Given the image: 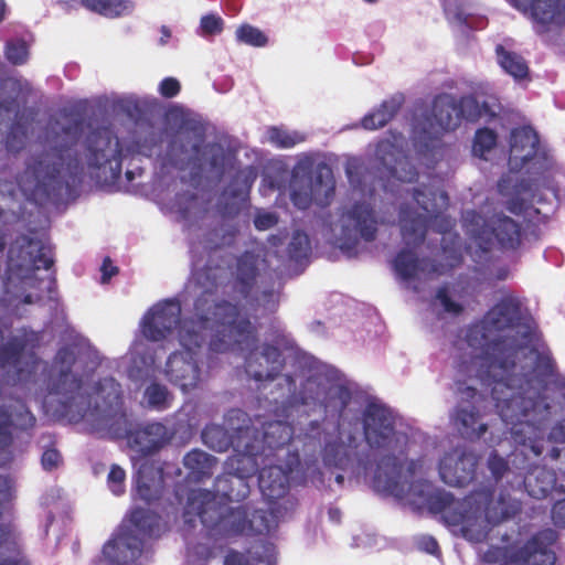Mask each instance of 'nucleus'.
<instances>
[{
  "label": "nucleus",
  "instance_id": "nucleus-1",
  "mask_svg": "<svg viewBox=\"0 0 565 565\" xmlns=\"http://www.w3.org/2000/svg\"><path fill=\"white\" fill-rule=\"evenodd\" d=\"M83 126V118L73 119L62 127L63 135L72 137L71 141L31 158L18 180L23 191L72 192L86 177L97 182L120 178L122 147L114 129L92 128L78 143L75 137Z\"/></svg>",
  "mask_w": 565,
  "mask_h": 565
},
{
  "label": "nucleus",
  "instance_id": "nucleus-2",
  "mask_svg": "<svg viewBox=\"0 0 565 565\" xmlns=\"http://www.w3.org/2000/svg\"><path fill=\"white\" fill-rule=\"evenodd\" d=\"M202 276L210 280V286L196 298L194 317L185 319L178 330L184 351L171 353L164 369L169 382L184 393L198 388L202 382L195 349L205 343L209 332H214L209 345L216 353L227 352L234 345L246 348L256 339V329L249 316L242 313L237 305L224 299H211L218 286L214 269L204 268Z\"/></svg>",
  "mask_w": 565,
  "mask_h": 565
},
{
  "label": "nucleus",
  "instance_id": "nucleus-3",
  "mask_svg": "<svg viewBox=\"0 0 565 565\" xmlns=\"http://www.w3.org/2000/svg\"><path fill=\"white\" fill-rule=\"evenodd\" d=\"M76 362L75 352L70 347L57 350L49 382V391L61 396L56 412L70 423L82 420L105 428L114 439H129L137 425L124 405L121 385L114 377L99 380L95 387L94 404L92 394L85 388L82 375L72 372Z\"/></svg>",
  "mask_w": 565,
  "mask_h": 565
},
{
  "label": "nucleus",
  "instance_id": "nucleus-4",
  "mask_svg": "<svg viewBox=\"0 0 565 565\" xmlns=\"http://www.w3.org/2000/svg\"><path fill=\"white\" fill-rule=\"evenodd\" d=\"M363 438L371 454H379L375 463L372 487L376 492L403 498L405 493L402 473L413 472L414 461H408V437L396 429V418L390 407L370 402L361 414Z\"/></svg>",
  "mask_w": 565,
  "mask_h": 565
},
{
  "label": "nucleus",
  "instance_id": "nucleus-5",
  "mask_svg": "<svg viewBox=\"0 0 565 565\" xmlns=\"http://www.w3.org/2000/svg\"><path fill=\"white\" fill-rule=\"evenodd\" d=\"M520 320V301L515 297L504 296L480 320L468 326L465 341L471 349L479 351L490 362V366H497L509 374L515 369L518 354L523 347L509 343V338L499 333L515 328Z\"/></svg>",
  "mask_w": 565,
  "mask_h": 565
},
{
  "label": "nucleus",
  "instance_id": "nucleus-6",
  "mask_svg": "<svg viewBox=\"0 0 565 565\" xmlns=\"http://www.w3.org/2000/svg\"><path fill=\"white\" fill-rule=\"evenodd\" d=\"M302 443L303 452L312 456L321 454L327 467L352 469L365 476L374 472L373 454L362 449L355 434L342 431L339 425L332 433H327L319 422L312 420L303 434Z\"/></svg>",
  "mask_w": 565,
  "mask_h": 565
},
{
  "label": "nucleus",
  "instance_id": "nucleus-7",
  "mask_svg": "<svg viewBox=\"0 0 565 565\" xmlns=\"http://www.w3.org/2000/svg\"><path fill=\"white\" fill-rule=\"evenodd\" d=\"M546 390L516 391L507 380L493 381L491 396L495 408L507 425H512L511 433L516 444L525 445L520 436L519 426H534L550 419L552 406L545 394Z\"/></svg>",
  "mask_w": 565,
  "mask_h": 565
},
{
  "label": "nucleus",
  "instance_id": "nucleus-8",
  "mask_svg": "<svg viewBox=\"0 0 565 565\" xmlns=\"http://www.w3.org/2000/svg\"><path fill=\"white\" fill-rule=\"evenodd\" d=\"M413 199L423 213H417L407 204L401 205L398 213L402 239L407 247H418L425 242L429 224L438 233H446L452 227L451 220L444 214L449 205L445 191L422 184L414 188Z\"/></svg>",
  "mask_w": 565,
  "mask_h": 565
},
{
  "label": "nucleus",
  "instance_id": "nucleus-9",
  "mask_svg": "<svg viewBox=\"0 0 565 565\" xmlns=\"http://www.w3.org/2000/svg\"><path fill=\"white\" fill-rule=\"evenodd\" d=\"M40 334L22 328L0 343V381L9 384L35 382L41 359L36 353Z\"/></svg>",
  "mask_w": 565,
  "mask_h": 565
},
{
  "label": "nucleus",
  "instance_id": "nucleus-10",
  "mask_svg": "<svg viewBox=\"0 0 565 565\" xmlns=\"http://www.w3.org/2000/svg\"><path fill=\"white\" fill-rule=\"evenodd\" d=\"M248 508L241 504L236 508H227L215 500L212 491L192 490L184 507L183 518L191 524L194 518L210 530L225 529L233 534L247 535Z\"/></svg>",
  "mask_w": 565,
  "mask_h": 565
},
{
  "label": "nucleus",
  "instance_id": "nucleus-11",
  "mask_svg": "<svg viewBox=\"0 0 565 565\" xmlns=\"http://www.w3.org/2000/svg\"><path fill=\"white\" fill-rule=\"evenodd\" d=\"M203 136L195 142H191L188 135L174 136L167 150V157L172 167L184 170L190 166L201 167L203 157H207L210 169L222 177L225 172L230 154L217 142H211L202 147Z\"/></svg>",
  "mask_w": 565,
  "mask_h": 565
},
{
  "label": "nucleus",
  "instance_id": "nucleus-12",
  "mask_svg": "<svg viewBox=\"0 0 565 565\" xmlns=\"http://www.w3.org/2000/svg\"><path fill=\"white\" fill-rule=\"evenodd\" d=\"M473 217L483 224L471 231V238L478 247L477 254L481 258L490 253L494 245L502 252L516 250L522 244V226L519 222L504 214L494 215L487 224L475 212Z\"/></svg>",
  "mask_w": 565,
  "mask_h": 565
},
{
  "label": "nucleus",
  "instance_id": "nucleus-13",
  "mask_svg": "<svg viewBox=\"0 0 565 565\" xmlns=\"http://www.w3.org/2000/svg\"><path fill=\"white\" fill-rule=\"evenodd\" d=\"M335 192V181L331 168L318 163L309 179L292 175L290 182V200L299 210H306L312 203L321 207L330 205Z\"/></svg>",
  "mask_w": 565,
  "mask_h": 565
},
{
  "label": "nucleus",
  "instance_id": "nucleus-14",
  "mask_svg": "<svg viewBox=\"0 0 565 565\" xmlns=\"http://www.w3.org/2000/svg\"><path fill=\"white\" fill-rule=\"evenodd\" d=\"M256 329L255 341L246 347L239 348L234 345L227 351H248L245 356V372L255 382H267L276 380L286 366V360L281 350L270 343H263L257 345L258 342V328L250 320Z\"/></svg>",
  "mask_w": 565,
  "mask_h": 565
},
{
  "label": "nucleus",
  "instance_id": "nucleus-15",
  "mask_svg": "<svg viewBox=\"0 0 565 565\" xmlns=\"http://www.w3.org/2000/svg\"><path fill=\"white\" fill-rule=\"evenodd\" d=\"M459 393L460 399L450 414L451 425L461 438L477 441L488 430L481 413V394L472 386L459 387Z\"/></svg>",
  "mask_w": 565,
  "mask_h": 565
},
{
  "label": "nucleus",
  "instance_id": "nucleus-16",
  "mask_svg": "<svg viewBox=\"0 0 565 565\" xmlns=\"http://www.w3.org/2000/svg\"><path fill=\"white\" fill-rule=\"evenodd\" d=\"M224 423L226 427L207 424L201 434L203 444L217 452L234 449L236 440L247 438L250 417L239 408H232L226 413Z\"/></svg>",
  "mask_w": 565,
  "mask_h": 565
},
{
  "label": "nucleus",
  "instance_id": "nucleus-17",
  "mask_svg": "<svg viewBox=\"0 0 565 565\" xmlns=\"http://www.w3.org/2000/svg\"><path fill=\"white\" fill-rule=\"evenodd\" d=\"M257 179V170L247 166L236 171L228 185L221 192L216 202V212L224 220L239 215L249 200V193Z\"/></svg>",
  "mask_w": 565,
  "mask_h": 565
},
{
  "label": "nucleus",
  "instance_id": "nucleus-18",
  "mask_svg": "<svg viewBox=\"0 0 565 565\" xmlns=\"http://www.w3.org/2000/svg\"><path fill=\"white\" fill-rule=\"evenodd\" d=\"M181 306L177 300L167 299L152 306L143 316L140 322L142 335L151 341L159 342L169 334L181 322Z\"/></svg>",
  "mask_w": 565,
  "mask_h": 565
},
{
  "label": "nucleus",
  "instance_id": "nucleus-19",
  "mask_svg": "<svg viewBox=\"0 0 565 565\" xmlns=\"http://www.w3.org/2000/svg\"><path fill=\"white\" fill-rule=\"evenodd\" d=\"M478 455L466 448H455L446 452L439 461L441 480L451 487H465L477 476Z\"/></svg>",
  "mask_w": 565,
  "mask_h": 565
},
{
  "label": "nucleus",
  "instance_id": "nucleus-20",
  "mask_svg": "<svg viewBox=\"0 0 565 565\" xmlns=\"http://www.w3.org/2000/svg\"><path fill=\"white\" fill-rule=\"evenodd\" d=\"M290 457L287 462V469L280 465H276L270 460L268 465L262 467L258 476V487L268 503L284 498L289 491V475L300 465V457L298 452L291 454L287 451Z\"/></svg>",
  "mask_w": 565,
  "mask_h": 565
},
{
  "label": "nucleus",
  "instance_id": "nucleus-21",
  "mask_svg": "<svg viewBox=\"0 0 565 565\" xmlns=\"http://www.w3.org/2000/svg\"><path fill=\"white\" fill-rule=\"evenodd\" d=\"M260 429L250 418L248 424V437L259 446L260 450L273 460L279 458L278 452L292 440V427L282 420L260 423Z\"/></svg>",
  "mask_w": 565,
  "mask_h": 565
},
{
  "label": "nucleus",
  "instance_id": "nucleus-22",
  "mask_svg": "<svg viewBox=\"0 0 565 565\" xmlns=\"http://www.w3.org/2000/svg\"><path fill=\"white\" fill-rule=\"evenodd\" d=\"M35 425L36 417L23 401L10 398L8 404L0 405V450H6L12 445V427L28 431Z\"/></svg>",
  "mask_w": 565,
  "mask_h": 565
},
{
  "label": "nucleus",
  "instance_id": "nucleus-23",
  "mask_svg": "<svg viewBox=\"0 0 565 565\" xmlns=\"http://www.w3.org/2000/svg\"><path fill=\"white\" fill-rule=\"evenodd\" d=\"M557 539L553 529L537 532L515 552V562L519 565H554L556 555L552 547Z\"/></svg>",
  "mask_w": 565,
  "mask_h": 565
},
{
  "label": "nucleus",
  "instance_id": "nucleus-24",
  "mask_svg": "<svg viewBox=\"0 0 565 565\" xmlns=\"http://www.w3.org/2000/svg\"><path fill=\"white\" fill-rule=\"evenodd\" d=\"M233 450L234 455L226 461V469L237 473L246 481L249 477L259 475L262 467L271 460L248 436L236 440V447Z\"/></svg>",
  "mask_w": 565,
  "mask_h": 565
},
{
  "label": "nucleus",
  "instance_id": "nucleus-25",
  "mask_svg": "<svg viewBox=\"0 0 565 565\" xmlns=\"http://www.w3.org/2000/svg\"><path fill=\"white\" fill-rule=\"evenodd\" d=\"M375 156L387 170L390 177L408 183L417 181L418 171L416 167L392 141L387 139L379 141Z\"/></svg>",
  "mask_w": 565,
  "mask_h": 565
},
{
  "label": "nucleus",
  "instance_id": "nucleus-26",
  "mask_svg": "<svg viewBox=\"0 0 565 565\" xmlns=\"http://www.w3.org/2000/svg\"><path fill=\"white\" fill-rule=\"evenodd\" d=\"M493 490L482 489L471 495L476 503L483 504L484 516L490 524H499L513 519L521 512V501L511 497L508 492H500L495 501L492 500Z\"/></svg>",
  "mask_w": 565,
  "mask_h": 565
},
{
  "label": "nucleus",
  "instance_id": "nucleus-27",
  "mask_svg": "<svg viewBox=\"0 0 565 565\" xmlns=\"http://www.w3.org/2000/svg\"><path fill=\"white\" fill-rule=\"evenodd\" d=\"M425 503L430 513L441 515V520L446 525H462L461 530L463 535L467 536L468 529L463 525L467 519V511L463 501L457 500L450 492L436 489L428 493Z\"/></svg>",
  "mask_w": 565,
  "mask_h": 565
},
{
  "label": "nucleus",
  "instance_id": "nucleus-28",
  "mask_svg": "<svg viewBox=\"0 0 565 565\" xmlns=\"http://www.w3.org/2000/svg\"><path fill=\"white\" fill-rule=\"evenodd\" d=\"M393 269L403 281H411L420 273L444 275L448 271L443 264L429 258H418L416 253L409 248H403L397 253L393 259Z\"/></svg>",
  "mask_w": 565,
  "mask_h": 565
},
{
  "label": "nucleus",
  "instance_id": "nucleus-29",
  "mask_svg": "<svg viewBox=\"0 0 565 565\" xmlns=\"http://www.w3.org/2000/svg\"><path fill=\"white\" fill-rule=\"evenodd\" d=\"M232 288L244 299L253 291L259 275L258 256L253 252H244L230 266Z\"/></svg>",
  "mask_w": 565,
  "mask_h": 565
},
{
  "label": "nucleus",
  "instance_id": "nucleus-30",
  "mask_svg": "<svg viewBox=\"0 0 565 565\" xmlns=\"http://www.w3.org/2000/svg\"><path fill=\"white\" fill-rule=\"evenodd\" d=\"M343 231L352 227L365 242H373L377 234V220L374 209L365 202H355L342 215Z\"/></svg>",
  "mask_w": 565,
  "mask_h": 565
},
{
  "label": "nucleus",
  "instance_id": "nucleus-31",
  "mask_svg": "<svg viewBox=\"0 0 565 565\" xmlns=\"http://www.w3.org/2000/svg\"><path fill=\"white\" fill-rule=\"evenodd\" d=\"M170 439L171 434L163 424L148 423L141 426L137 423L128 443L137 451L149 455L159 451Z\"/></svg>",
  "mask_w": 565,
  "mask_h": 565
},
{
  "label": "nucleus",
  "instance_id": "nucleus-32",
  "mask_svg": "<svg viewBox=\"0 0 565 565\" xmlns=\"http://www.w3.org/2000/svg\"><path fill=\"white\" fill-rule=\"evenodd\" d=\"M509 164L512 170H521L529 162V154L540 145V137L531 126L513 128L510 134Z\"/></svg>",
  "mask_w": 565,
  "mask_h": 565
},
{
  "label": "nucleus",
  "instance_id": "nucleus-33",
  "mask_svg": "<svg viewBox=\"0 0 565 565\" xmlns=\"http://www.w3.org/2000/svg\"><path fill=\"white\" fill-rule=\"evenodd\" d=\"M520 10H530L533 19L542 24H565V0H511Z\"/></svg>",
  "mask_w": 565,
  "mask_h": 565
},
{
  "label": "nucleus",
  "instance_id": "nucleus-34",
  "mask_svg": "<svg viewBox=\"0 0 565 565\" xmlns=\"http://www.w3.org/2000/svg\"><path fill=\"white\" fill-rule=\"evenodd\" d=\"M282 381L286 386V393L281 395V404L284 408L294 407L296 405H309L320 399L322 395L321 384L313 377H308L297 392L296 380L291 374H285Z\"/></svg>",
  "mask_w": 565,
  "mask_h": 565
},
{
  "label": "nucleus",
  "instance_id": "nucleus-35",
  "mask_svg": "<svg viewBox=\"0 0 565 565\" xmlns=\"http://www.w3.org/2000/svg\"><path fill=\"white\" fill-rule=\"evenodd\" d=\"M163 483V469L154 461L142 462L136 473V489L139 498L150 503L159 497Z\"/></svg>",
  "mask_w": 565,
  "mask_h": 565
},
{
  "label": "nucleus",
  "instance_id": "nucleus-36",
  "mask_svg": "<svg viewBox=\"0 0 565 565\" xmlns=\"http://www.w3.org/2000/svg\"><path fill=\"white\" fill-rule=\"evenodd\" d=\"M522 469L526 470L523 482L530 497L540 500L552 493L556 483L554 470L531 465H525Z\"/></svg>",
  "mask_w": 565,
  "mask_h": 565
},
{
  "label": "nucleus",
  "instance_id": "nucleus-37",
  "mask_svg": "<svg viewBox=\"0 0 565 565\" xmlns=\"http://www.w3.org/2000/svg\"><path fill=\"white\" fill-rule=\"evenodd\" d=\"M36 111L33 108H25L15 113L14 120L11 122L6 138L4 145L9 152H20L28 139L29 128L34 121Z\"/></svg>",
  "mask_w": 565,
  "mask_h": 565
},
{
  "label": "nucleus",
  "instance_id": "nucleus-38",
  "mask_svg": "<svg viewBox=\"0 0 565 565\" xmlns=\"http://www.w3.org/2000/svg\"><path fill=\"white\" fill-rule=\"evenodd\" d=\"M23 245L20 247L19 257L25 259L32 270L50 269L54 265L53 249L40 239L23 236Z\"/></svg>",
  "mask_w": 565,
  "mask_h": 565
},
{
  "label": "nucleus",
  "instance_id": "nucleus-39",
  "mask_svg": "<svg viewBox=\"0 0 565 565\" xmlns=\"http://www.w3.org/2000/svg\"><path fill=\"white\" fill-rule=\"evenodd\" d=\"M404 102L405 98L403 94H394L387 99H384L377 108L362 118V127L366 130L383 128L396 116Z\"/></svg>",
  "mask_w": 565,
  "mask_h": 565
},
{
  "label": "nucleus",
  "instance_id": "nucleus-40",
  "mask_svg": "<svg viewBox=\"0 0 565 565\" xmlns=\"http://www.w3.org/2000/svg\"><path fill=\"white\" fill-rule=\"evenodd\" d=\"M554 164L553 157L550 151L539 145L533 152L529 154V162L525 164L527 167V173L533 175L531 180H521L520 183L515 185L516 193H524L532 190V182H537L541 177H543L546 172H548Z\"/></svg>",
  "mask_w": 565,
  "mask_h": 565
},
{
  "label": "nucleus",
  "instance_id": "nucleus-41",
  "mask_svg": "<svg viewBox=\"0 0 565 565\" xmlns=\"http://www.w3.org/2000/svg\"><path fill=\"white\" fill-rule=\"evenodd\" d=\"M212 493L230 502H239L248 495L249 487L246 480L227 469L215 478Z\"/></svg>",
  "mask_w": 565,
  "mask_h": 565
},
{
  "label": "nucleus",
  "instance_id": "nucleus-42",
  "mask_svg": "<svg viewBox=\"0 0 565 565\" xmlns=\"http://www.w3.org/2000/svg\"><path fill=\"white\" fill-rule=\"evenodd\" d=\"M431 114L441 130L450 131L460 126L457 99L451 95H439L433 102Z\"/></svg>",
  "mask_w": 565,
  "mask_h": 565
},
{
  "label": "nucleus",
  "instance_id": "nucleus-43",
  "mask_svg": "<svg viewBox=\"0 0 565 565\" xmlns=\"http://www.w3.org/2000/svg\"><path fill=\"white\" fill-rule=\"evenodd\" d=\"M217 463L214 456L200 449H192L183 457V466L188 470V478L194 482H202L213 475Z\"/></svg>",
  "mask_w": 565,
  "mask_h": 565
},
{
  "label": "nucleus",
  "instance_id": "nucleus-44",
  "mask_svg": "<svg viewBox=\"0 0 565 565\" xmlns=\"http://www.w3.org/2000/svg\"><path fill=\"white\" fill-rule=\"evenodd\" d=\"M495 55L499 65L514 79L521 81L529 76L530 68L525 58L514 52L507 50L502 44L495 46Z\"/></svg>",
  "mask_w": 565,
  "mask_h": 565
},
{
  "label": "nucleus",
  "instance_id": "nucleus-45",
  "mask_svg": "<svg viewBox=\"0 0 565 565\" xmlns=\"http://www.w3.org/2000/svg\"><path fill=\"white\" fill-rule=\"evenodd\" d=\"M531 353L535 354L532 376L542 390H546L548 382L558 375L556 362L550 351H539L532 348Z\"/></svg>",
  "mask_w": 565,
  "mask_h": 565
},
{
  "label": "nucleus",
  "instance_id": "nucleus-46",
  "mask_svg": "<svg viewBox=\"0 0 565 565\" xmlns=\"http://www.w3.org/2000/svg\"><path fill=\"white\" fill-rule=\"evenodd\" d=\"M81 4L87 10L106 18L120 17L132 7L129 0H81Z\"/></svg>",
  "mask_w": 565,
  "mask_h": 565
},
{
  "label": "nucleus",
  "instance_id": "nucleus-47",
  "mask_svg": "<svg viewBox=\"0 0 565 565\" xmlns=\"http://www.w3.org/2000/svg\"><path fill=\"white\" fill-rule=\"evenodd\" d=\"M143 398L148 408L158 412L170 408L173 402V395L170 393L168 387L157 382H153L146 387Z\"/></svg>",
  "mask_w": 565,
  "mask_h": 565
},
{
  "label": "nucleus",
  "instance_id": "nucleus-48",
  "mask_svg": "<svg viewBox=\"0 0 565 565\" xmlns=\"http://www.w3.org/2000/svg\"><path fill=\"white\" fill-rule=\"evenodd\" d=\"M457 107L459 111V119L475 122L479 120L483 115L490 113L489 105L484 102L480 104L478 99L472 96H462L457 100Z\"/></svg>",
  "mask_w": 565,
  "mask_h": 565
},
{
  "label": "nucleus",
  "instance_id": "nucleus-49",
  "mask_svg": "<svg viewBox=\"0 0 565 565\" xmlns=\"http://www.w3.org/2000/svg\"><path fill=\"white\" fill-rule=\"evenodd\" d=\"M351 401V391L344 385H335L329 388L322 404L326 409L333 411L341 416Z\"/></svg>",
  "mask_w": 565,
  "mask_h": 565
},
{
  "label": "nucleus",
  "instance_id": "nucleus-50",
  "mask_svg": "<svg viewBox=\"0 0 565 565\" xmlns=\"http://www.w3.org/2000/svg\"><path fill=\"white\" fill-rule=\"evenodd\" d=\"M159 515L149 509L136 508L130 513V522L146 535H152L159 527Z\"/></svg>",
  "mask_w": 565,
  "mask_h": 565
},
{
  "label": "nucleus",
  "instance_id": "nucleus-51",
  "mask_svg": "<svg viewBox=\"0 0 565 565\" xmlns=\"http://www.w3.org/2000/svg\"><path fill=\"white\" fill-rule=\"evenodd\" d=\"M267 136L269 142L280 149L292 148L305 141V136L302 134L289 131L276 126L268 128Z\"/></svg>",
  "mask_w": 565,
  "mask_h": 565
},
{
  "label": "nucleus",
  "instance_id": "nucleus-52",
  "mask_svg": "<svg viewBox=\"0 0 565 565\" xmlns=\"http://www.w3.org/2000/svg\"><path fill=\"white\" fill-rule=\"evenodd\" d=\"M274 516L263 509L254 510L248 515L247 535H266L274 526Z\"/></svg>",
  "mask_w": 565,
  "mask_h": 565
},
{
  "label": "nucleus",
  "instance_id": "nucleus-53",
  "mask_svg": "<svg viewBox=\"0 0 565 565\" xmlns=\"http://www.w3.org/2000/svg\"><path fill=\"white\" fill-rule=\"evenodd\" d=\"M287 250L289 258L297 263L308 258L311 253L309 236L302 231H295Z\"/></svg>",
  "mask_w": 565,
  "mask_h": 565
},
{
  "label": "nucleus",
  "instance_id": "nucleus-54",
  "mask_svg": "<svg viewBox=\"0 0 565 565\" xmlns=\"http://www.w3.org/2000/svg\"><path fill=\"white\" fill-rule=\"evenodd\" d=\"M498 135L494 130L487 127L478 129L473 138V153L478 157H483L495 147Z\"/></svg>",
  "mask_w": 565,
  "mask_h": 565
},
{
  "label": "nucleus",
  "instance_id": "nucleus-55",
  "mask_svg": "<svg viewBox=\"0 0 565 565\" xmlns=\"http://www.w3.org/2000/svg\"><path fill=\"white\" fill-rule=\"evenodd\" d=\"M235 34L238 42L250 46L262 47L268 42L266 34L250 24H242Z\"/></svg>",
  "mask_w": 565,
  "mask_h": 565
},
{
  "label": "nucleus",
  "instance_id": "nucleus-56",
  "mask_svg": "<svg viewBox=\"0 0 565 565\" xmlns=\"http://www.w3.org/2000/svg\"><path fill=\"white\" fill-rule=\"evenodd\" d=\"M487 468L490 471L491 478L495 483L500 482L503 477L510 471V465L507 458L499 455L497 450H492L487 459Z\"/></svg>",
  "mask_w": 565,
  "mask_h": 565
},
{
  "label": "nucleus",
  "instance_id": "nucleus-57",
  "mask_svg": "<svg viewBox=\"0 0 565 565\" xmlns=\"http://www.w3.org/2000/svg\"><path fill=\"white\" fill-rule=\"evenodd\" d=\"M6 57L13 65H22L28 61L29 51L25 41L13 40L6 44Z\"/></svg>",
  "mask_w": 565,
  "mask_h": 565
},
{
  "label": "nucleus",
  "instance_id": "nucleus-58",
  "mask_svg": "<svg viewBox=\"0 0 565 565\" xmlns=\"http://www.w3.org/2000/svg\"><path fill=\"white\" fill-rule=\"evenodd\" d=\"M125 470L118 465H113L107 477V482L114 494L120 495L125 492Z\"/></svg>",
  "mask_w": 565,
  "mask_h": 565
},
{
  "label": "nucleus",
  "instance_id": "nucleus-59",
  "mask_svg": "<svg viewBox=\"0 0 565 565\" xmlns=\"http://www.w3.org/2000/svg\"><path fill=\"white\" fill-rule=\"evenodd\" d=\"M198 204L199 198L192 192L179 193L175 198V205L183 218H189L192 214V209Z\"/></svg>",
  "mask_w": 565,
  "mask_h": 565
},
{
  "label": "nucleus",
  "instance_id": "nucleus-60",
  "mask_svg": "<svg viewBox=\"0 0 565 565\" xmlns=\"http://www.w3.org/2000/svg\"><path fill=\"white\" fill-rule=\"evenodd\" d=\"M200 26L203 35H215L223 31L224 21L216 14H206L201 18Z\"/></svg>",
  "mask_w": 565,
  "mask_h": 565
},
{
  "label": "nucleus",
  "instance_id": "nucleus-61",
  "mask_svg": "<svg viewBox=\"0 0 565 565\" xmlns=\"http://www.w3.org/2000/svg\"><path fill=\"white\" fill-rule=\"evenodd\" d=\"M14 497V481L8 475L0 473V516L3 513L4 507Z\"/></svg>",
  "mask_w": 565,
  "mask_h": 565
},
{
  "label": "nucleus",
  "instance_id": "nucleus-62",
  "mask_svg": "<svg viewBox=\"0 0 565 565\" xmlns=\"http://www.w3.org/2000/svg\"><path fill=\"white\" fill-rule=\"evenodd\" d=\"M436 299H438L446 312L460 315L463 311L462 305L454 301L448 295V288L446 286L439 287L436 292Z\"/></svg>",
  "mask_w": 565,
  "mask_h": 565
},
{
  "label": "nucleus",
  "instance_id": "nucleus-63",
  "mask_svg": "<svg viewBox=\"0 0 565 565\" xmlns=\"http://www.w3.org/2000/svg\"><path fill=\"white\" fill-rule=\"evenodd\" d=\"M62 461L60 451L55 448H47L41 457V463L44 470L52 471L58 467Z\"/></svg>",
  "mask_w": 565,
  "mask_h": 565
},
{
  "label": "nucleus",
  "instance_id": "nucleus-64",
  "mask_svg": "<svg viewBox=\"0 0 565 565\" xmlns=\"http://www.w3.org/2000/svg\"><path fill=\"white\" fill-rule=\"evenodd\" d=\"M278 223V216L271 212H259L254 217V226L258 231H266Z\"/></svg>",
  "mask_w": 565,
  "mask_h": 565
}]
</instances>
